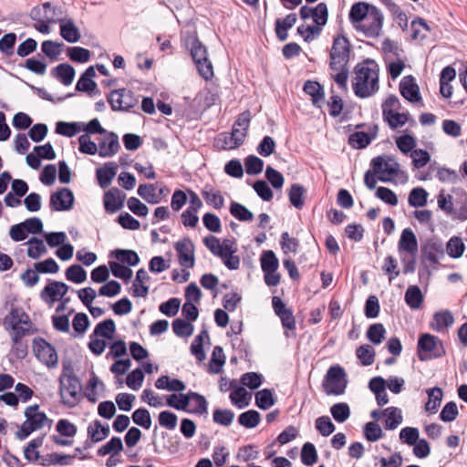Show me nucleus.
<instances>
[{"label":"nucleus","mask_w":467,"mask_h":467,"mask_svg":"<svg viewBox=\"0 0 467 467\" xmlns=\"http://www.w3.org/2000/svg\"><path fill=\"white\" fill-rule=\"evenodd\" d=\"M389 160L393 161V164L385 161L383 156L375 157L370 162L374 171L379 174L378 179L383 182H390L392 177L398 173L399 163L390 157H389Z\"/></svg>","instance_id":"10"},{"label":"nucleus","mask_w":467,"mask_h":467,"mask_svg":"<svg viewBox=\"0 0 467 467\" xmlns=\"http://www.w3.org/2000/svg\"><path fill=\"white\" fill-rule=\"evenodd\" d=\"M119 137L116 133L107 131L99 139L98 143V153L102 158L114 156L119 150Z\"/></svg>","instance_id":"14"},{"label":"nucleus","mask_w":467,"mask_h":467,"mask_svg":"<svg viewBox=\"0 0 467 467\" xmlns=\"http://www.w3.org/2000/svg\"><path fill=\"white\" fill-rule=\"evenodd\" d=\"M82 130L81 122L58 121L56 124V132L59 135L72 138Z\"/></svg>","instance_id":"41"},{"label":"nucleus","mask_w":467,"mask_h":467,"mask_svg":"<svg viewBox=\"0 0 467 467\" xmlns=\"http://www.w3.org/2000/svg\"><path fill=\"white\" fill-rule=\"evenodd\" d=\"M169 407L177 410H183L195 415H206L208 413V401L205 397L198 392L189 391L186 394H171L167 398Z\"/></svg>","instance_id":"3"},{"label":"nucleus","mask_w":467,"mask_h":467,"mask_svg":"<svg viewBox=\"0 0 467 467\" xmlns=\"http://www.w3.org/2000/svg\"><path fill=\"white\" fill-rule=\"evenodd\" d=\"M77 455H68V454H59L57 452H52L47 454L45 458L42 459L41 464L43 466L49 465H60L67 466L71 464V460L76 458Z\"/></svg>","instance_id":"38"},{"label":"nucleus","mask_w":467,"mask_h":467,"mask_svg":"<svg viewBox=\"0 0 467 467\" xmlns=\"http://www.w3.org/2000/svg\"><path fill=\"white\" fill-rule=\"evenodd\" d=\"M350 53L351 44L348 38L343 35L335 36L329 52L328 67L331 71V78L343 90L348 89L349 75L348 65L350 59Z\"/></svg>","instance_id":"1"},{"label":"nucleus","mask_w":467,"mask_h":467,"mask_svg":"<svg viewBox=\"0 0 467 467\" xmlns=\"http://www.w3.org/2000/svg\"><path fill=\"white\" fill-rule=\"evenodd\" d=\"M303 90L311 97L312 104L316 108H321L325 100L324 88L317 81L306 80Z\"/></svg>","instance_id":"20"},{"label":"nucleus","mask_w":467,"mask_h":467,"mask_svg":"<svg viewBox=\"0 0 467 467\" xmlns=\"http://www.w3.org/2000/svg\"><path fill=\"white\" fill-rule=\"evenodd\" d=\"M107 99L114 111H130L139 103V99L134 95L133 91L127 88L112 90Z\"/></svg>","instance_id":"7"},{"label":"nucleus","mask_w":467,"mask_h":467,"mask_svg":"<svg viewBox=\"0 0 467 467\" xmlns=\"http://www.w3.org/2000/svg\"><path fill=\"white\" fill-rule=\"evenodd\" d=\"M426 392L428 394L429 400L425 404V410L432 414L436 413L442 400V389L439 387H434L428 389Z\"/></svg>","instance_id":"34"},{"label":"nucleus","mask_w":467,"mask_h":467,"mask_svg":"<svg viewBox=\"0 0 467 467\" xmlns=\"http://www.w3.org/2000/svg\"><path fill=\"white\" fill-rule=\"evenodd\" d=\"M428 200V192L421 187L413 188L408 198V202L411 207H423Z\"/></svg>","instance_id":"50"},{"label":"nucleus","mask_w":467,"mask_h":467,"mask_svg":"<svg viewBox=\"0 0 467 467\" xmlns=\"http://www.w3.org/2000/svg\"><path fill=\"white\" fill-rule=\"evenodd\" d=\"M353 90L357 97L366 99L379 90V68L372 59H366L354 68Z\"/></svg>","instance_id":"2"},{"label":"nucleus","mask_w":467,"mask_h":467,"mask_svg":"<svg viewBox=\"0 0 467 467\" xmlns=\"http://www.w3.org/2000/svg\"><path fill=\"white\" fill-rule=\"evenodd\" d=\"M116 331V325L113 319L109 318L99 322L94 328L93 335L108 339L112 338Z\"/></svg>","instance_id":"42"},{"label":"nucleus","mask_w":467,"mask_h":467,"mask_svg":"<svg viewBox=\"0 0 467 467\" xmlns=\"http://www.w3.org/2000/svg\"><path fill=\"white\" fill-rule=\"evenodd\" d=\"M297 17L296 14H289L284 19L277 18L275 22V31L280 41H285L288 37L287 30L294 26Z\"/></svg>","instance_id":"25"},{"label":"nucleus","mask_w":467,"mask_h":467,"mask_svg":"<svg viewBox=\"0 0 467 467\" xmlns=\"http://www.w3.org/2000/svg\"><path fill=\"white\" fill-rule=\"evenodd\" d=\"M261 420V415L257 410H249L241 413L238 417V422L240 425L252 429L255 428Z\"/></svg>","instance_id":"46"},{"label":"nucleus","mask_w":467,"mask_h":467,"mask_svg":"<svg viewBox=\"0 0 467 467\" xmlns=\"http://www.w3.org/2000/svg\"><path fill=\"white\" fill-rule=\"evenodd\" d=\"M230 213L240 222H251L254 220V213L244 205L232 202L229 208Z\"/></svg>","instance_id":"39"},{"label":"nucleus","mask_w":467,"mask_h":467,"mask_svg":"<svg viewBox=\"0 0 467 467\" xmlns=\"http://www.w3.org/2000/svg\"><path fill=\"white\" fill-rule=\"evenodd\" d=\"M263 272H275L279 266V261L272 250L264 251L260 258Z\"/></svg>","instance_id":"45"},{"label":"nucleus","mask_w":467,"mask_h":467,"mask_svg":"<svg viewBox=\"0 0 467 467\" xmlns=\"http://www.w3.org/2000/svg\"><path fill=\"white\" fill-rule=\"evenodd\" d=\"M109 257H114L121 264H126V266H135L140 263L139 254L130 249H116L110 252Z\"/></svg>","instance_id":"28"},{"label":"nucleus","mask_w":467,"mask_h":467,"mask_svg":"<svg viewBox=\"0 0 467 467\" xmlns=\"http://www.w3.org/2000/svg\"><path fill=\"white\" fill-rule=\"evenodd\" d=\"M224 363L225 356L223 348L221 346H215L210 360L209 372L212 374L221 372Z\"/></svg>","instance_id":"37"},{"label":"nucleus","mask_w":467,"mask_h":467,"mask_svg":"<svg viewBox=\"0 0 467 467\" xmlns=\"http://www.w3.org/2000/svg\"><path fill=\"white\" fill-rule=\"evenodd\" d=\"M75 74V68L67 63L59 64L51 70V76L65 86H69L73 82Z\"/></svg>","instance_id":"23"},{"label":"nucleus","mask_w":467,"mask_h":467,"mask_svg":"<svg viewBox=\"0 0 467 467\" xmlns=\"http://www.w3.org/2000/svg\"><path fill=\"white\" fill-rule=\"evenodd\" d=\"M398 251L400 254L406 252L411 256H415L418 252V241L415 234L410 228H405L400 235Z\"/></svg>","instance_id":"18"},{"label":"nucleus","mask_w":467,"mask_h":467,"mask_svg":"<svg viewBox=\"0 0 467 467\" xmlns=\"http://www.w3.org/2000/svg\"><path fill=\"white\" fill-rule=\"evenodd\" d=\"M178 260L181 265L186 268L194 266V244L190 238H183L175 244Z\"/></svg>","instance_id":"13"},{"label":"nucleus","mask_w":467,"mask_h":467,"mask_svg":"<svg viewBox=\"0 0 467 467\" xmlns=\"http://www.w3.org/2000/svg\"><path fill=\"white\" fill-rule=\"evenodd\" d=\"M420 439V431L415 427H404L400 431V440L409 446L414 445Z\"/></svg>","instance_id":"64"},{"label":"nucleus","mask_w":467,"mask_h":467,"mask_svg":"<svg viewBox=\"0 0 467 467\" xmlns=\"http://www.w3.org/2000/svg\"><path fill=\"white\" fill-rule=\"evenodd\" d=\"M44 437L45 435H42L33 439L25 448L24 455L28 462H36L40 458L39 451L36 449L43 445Z\"/></svg>","instance_id":"48"},{"label":"nucleus","mask_w":467,"mask_h":467,"mask_svg":"<svg viewBox=\"0 0 467 467\" xmlns=\"http://www.w3.org/2000/svg\"><path fill=\"white\" fill-rule=\"evenodd\" d=\"M59 395L68 408L75 407L82 399V384L71 368L64 367L59 378Z\"/></svg>","instance_id":"4"},{"label":"nucleus","mask_w":467,"mask_h":467,"mask_svg":"<svg viewBox=\"0 0 467 467\" xmlns=\"http://www.w3.org/2000/svg\"><path fill=\"white\" fill-rule=\"evenodd\" d=\"M230 387H232V392L230 393V400L232 403L239 409L248 406V392L246 389L244 387L239 386L236 379L231 380Z\"/></svg>","instance_id":"26"},{"label":"nucleus","mask_w":467,"mask_h":467,"mask_svg":"<svg viewBox=\"0 0 467 467\" xmlns=\"http://www.w3.org/2000/svg\"><path fill=\"white\" fill-rule=\"evenodd\" d=\"M123 450V443L119 437H112L106 444L98 450V455L118 454Z\"/></svg>","instance_id":"51"},{"label":"nucleus","mask_w":467,"mask_h":467,"mask_svg":"<svg viewBox=\"0 0 467 467\" xmlns=\"http://www.w3.org/2000/svg\"><path fill=\"white\" fill-rule=\"evenodd\" d=\"M138 194L150 204H156L161 198L156 193L155 184H140L137 190Z\"/></svg>","instance_id":"44"},{"label":"nucleus","mask_w":467,"mask_h":467,"mask_svg":"<svg viewBox=\"0 0 467 467\" xmlns=\"http://www.w3.org/2000/svg\"><path fill=\"white\" fill-rule=\"evenodd\" d=\"M444 249L442 242L436 238L428 239L421 245V255L423 262L428 261L431 265L439 263V256H443Z\"/></svg>","instance_id":"15"},{"label":"nucleus","mask_w":467,"mask_h":467,"mask_svg":"<svg viewBox=\"0 0 467 467\" xmlns=\"http://www.w3.org/2000/svg\"><path fill=\"white\" fill-rule=\"evenodd\" d=\"M186 46L190 50L199 74L205 80L212 79L213 77V64L208 57L206 47L200 41L195 32L187 36Z\"/></svg>","instance_id":"5"},{"label":"nucleus","mask_w":467,"mask_h":467,"mask_svg":"<svg viewBox=\"0 0 467 467\" xmlns=\"http://www.w3.org/2000/svg\"><path fill=\"white\" fill-rule=\"evenodd\" d=\"M358 358L363 366H369L375 360V350L369 345H362L356 350Z\"/></svg>","instance_id":"62"},{"label":"nucleus","mask_w":467,"mask_h":467,"mask_svg":"<svg viewBox=\"0 0 467 467\" xmlns=\"http://www.w3.org/2000/svg\"><path fill=\"white\" fill-rule=\"evenodd\" d=\"M117 169L118 165L115 162H106L102 167L97 169L96 176L101 188L105 189L111 184L116 176Z\"/></svg>","instance_id":"21"},{"label":"nucleus","mask_w":467,"mask_h":467,"mask_svg":"<svg viewBox=\"0 0 467 467\" xmlns=\"http://www.w3.org/2000/svg\"><path fill=\"white\" fill-rule=\"evenodd\" d=\"M465 251V244L459 236H452L446 244V252L451 258H460Z\"/></svg>","instance_id":"43"},{"label":"nucleus","mask_w":467,"mask_h":467,"mask_svg":"<svg viewBox=\"0 0 467 467\" xmlns=\"http://www.w3.org/2000/svg\"><path fill=\"white\" fill-rule=\"evenodd\" d=\"M60 36L68 43H77L80 39V32L72 19H58Z\"/></svg>","instance_id":"24"},{"label":"nucleus","mask_w":467,"mask_h":467,"mask_svg":"<svg viewBox=\"0 0 467 467\" xmlns=\"http://www.w3.org/2000/svg\"><path fill=\"white\" fill-rule=\"evenodd\" d=\"M275 403V399L274 398L273 390L270 389H261L255 394V404L261 410H266L274 406Z\"/></svg>","instance_id":"40"},{"label":"nucleus","mask_w":467,"mask_h":467,"mask_svg":"<svg viewBox=\"0 0 467 467\" xmlns=\"http://www.w3.org/2000/svg\"><path fill=\"white\" fill-rule=\"evenodd\" d=\"M400 92L410 102L415 103L421 99L420 88L411 75L406 76L400 80Z\"/></svg>","instance_id":"17"},{"label":"nucleus","mask_w":467,"mask_h":467,"mask_svg":"<svg viewBox=\"0 0 467 467\" xmlns=\"http://www.w3.org/2000/svg\"><path fill=\"white\" fill-rule=\"evenodd\" d=\"M371 143V138L368 133L364 131H355L348 137V144L357 150L364 149Z\"/></svg>","instance_id":"54"},{"label":"nucleus","mask_w":467,"mask_h":467,"mask_svg":"<svg viewBox=\"0 0 467 467\" xmlns=\"http://www.w3.org/2000/svg\"><path fill=\"white\" fill-rule=\"evenodd\" d=\"M109 265L115 277L120 278L125 282H128L131 278L132 270L129 266L114 261H109Z\"/></svg>","instance_id":"60"},{"label":"nucleus","mask_w":467,"mask_h":467,"mask_svg":"<svg viewBox=\"0 0 467 467\" xmlns=\"http://www.w3.org/2000/svg\"><path fill=\"white\" fill-rule=\"evenodd\" d=\"M382 413L387 417L385 428L387 430H395L402 422L401 410L397 407H389Z\"/></svg>","instance_id":"36"},{"label":"nucleus","mask_w":467,"mask_h":467,"mask_svg":"<svg viewBox=\"0 0 467 467\" xmlns=\"http://www.w3.org/2000/svg\"><path fill=\"white\" fill-rule=\"evenodd\" d=\"M68 57L78 63H86L90 59L91 53L81 47H69L67 50Z\"/></svg>","instance_id":"57"},{"label":"nucleus","mask_w":467,"mask_h":467,"mask_svg":"<svg viewBox=\"0 0 467 467\" xmlns=\"http://www.w3.org/2000/svg\"><path fill=\"white\" fill-rule=\"evenodd\" d=\"M131 418L136 425L140 426L146 430L150 429L151 426V417L150 411L145 408H140L134 410Z\"/></svg>","instance_id":"59"},{"label":"nucleus","mask_w":467,"mask_h":467,"mask_svg":"<svg viewBox=\"0 0 467 467\" xmlns=\"http://www.w3.org/2000/svg\"><path fill=\"white\" fill-rule=\"evenodd\" d=\"M26 244L29 245L27 249V256L32 259H37L47 252L43 240L37 237H31Z\"/></svg>","instance_id":"47"},{"label":"nucleus","mask_w":467,"mask_h":467,"mask_svg":"<svg viewBox=\"0 0 467 467\" xmlns=\"http://www.w3.org/2000/svg\"><path fill=\"white\" fill-rule=\"evenodd\" d=\"M386 334V329L381 323L370 325L367 330L368 339L374 345H379Z\"/></svg>","instance_id":"55"},{"label":"nucleus","mask_w":467,"mask_h":467,"mask_svg":"<svg viewBox=\"0 0 467 467\" xmlns=\"http://www.w3.org/2000/svg\"><path fill=\"white\" fill-rule=\"evenodd\" d=\"M317 461L316 447L311 442H306L301 450V462L306 466H312Z\"/></svg>","instance_id":"56"},{"label":"nucleus","mask_w":467,"mask_h":467,"mask_svg":"<svg viewBox=\"0 0 467 467\" xmlns=\"http://www.w3.org/2000/svg\"><path fill=\"white\" fill-rule=\"evenodd\" d=\"M109 435V426L102 425L99 420H94L88 427V437L92 442H99Z\"/></svg>","instance_id":"29"},{"label":"nucleus","mask_w":467,"mask_h":467,"mask_svg":"<svg viewBox=\"0 0 467 467\" xmlns=\"http://www.w3.org/2000/svg\"><path fill=\"white\" fill-rule=\"evenodd\" d=\"M202 195L208 205L215 209H221L224 205V199L220 191H213L211 185H205L202 191Z\"/></svg>","instance_id":"31"},{"label":"nucleus","mask_w":467,"mask_h":467,"mask_svg":"<svg viewBox=\"0 0 467 467\" xmlns=\"http://www.w3.org/2000/svg\"><path fill=\"white\" fill-rule=\"evenodd\" d=\"M383 19V15L380 10L372 6L363 23L361 22L358 25H355V28L358 31H361L367 37L377 38L381 35Z\"/></svg>","instance_id":"8"},{"label":"nucleus","mask_w":467,"mask_h":467,"mask_svg":"<svg viewBox=\"0 0 467 467\" xmlns=\"http://www.w3.org/2000/svg\"><path fill=\"white\" fill-rule=\"evenodd\" d=\"M365 438L371 442L377 441L383 436L380 426L375 421L367 422L363 429Z\"/></svg>","instance_id":"63"},{"label":"nucleus","mask_w":467,"mask_h":467,"mask_svg":"<svg viewBox=\"0 0 467 467\" xmlns=\"http://www.w3.org/2000/svg\"><path fill=\"white\" fill-rule=\"evenodd\" d=\"M272 306L275 314L280 318L282 326L287 330H296V323L293 310L286 307L285 304L279 296H273Z\"/></svg>","instance_id":"11"},{"label":"nucleus","mask_w":467,"mask_h":467,"mask_svg":"<svg viewBox=\"0 0 467 467\" xmlns=\"http://www.w3.org/2000/svg\"><path fill=\"white\" fill-rule=\"evenodd\" d=\"M193 325L185 319L176 318L172 322V330L177 337H188L193 333Z\"/></svg>","instance_id":"49"},{"label":"nucleus","mask_w":467,"mask_h":467,"mask_svg":"<svg viewBox=\"0 0 467 467\" xmlns=\"http://www.w3.org/2000/svg\"><path fill=\"white\" fill-rule=\"evenodd\" d=\"M234 419V412L231 410L215 409L213 413V420L216 424L230 426Z\"/></svg>","instance_id":"61"},{"label":"nucleus","mask_w":467,"mask_h":467,"mask_svg":"<svg viewBox=\"0 0 467 467\" xmlns=\"http://www.w3.org/2000/svg\"><path fill=\"white\" fill-rule=\"evenodd\" d=\"M406 304L411 309H418L423 302V295L418 285H410L405 292L404 296Z\"/></svg>","instance_id":"35"},{"label":"nucleus","mask_w":467,"mask_h":467,"mask_svg":"<svg viewBox=\"0 0 467 467\" xmlns=\"http://www.w3.org/2000/svg\"><path fill=\"white\" fill-rule=\"evenodd\" d=\"M65 275L67 280L75 284H81L87 279V272L80 265L67 267Z\"/></svg>","instance_id":"52"},{"label":"nucleus","mask_w":467,"mask_h":467,"mask_svg":"<svg viewBox=\"0 0 467 467\" xmlns=\"http://www.w3.org/2000/svg\"><path fill=\"white\" fill-rule=\"evenodd\" d=\"M33 350L36 357L48 368L57 365L58 358L55 347L42 337H36L33 341Z\"/></svg>","instance_id":"9"},{"label":"nucleus","mask_w":467,"mask_h":467,"mask_svg":"<svg viewBox=\"0 0 467 467\" xmlns=\"http://www.w3.org/2000/svg\"><path fill=\"white\" fill-rule=\"evenodd\" d=\"M39 406L35 404L27 407L25 410L26 421L36 431L42 429L48 420L45 412L38 411Z\"/></svg>","instance_id":"19"},{"label":"nucleus","mask_w":467,"mask_h":467,"mask_svg":"<svg viewBox=\"0 0 467 467\" xmlns=\"http://www.w3.org/2000/svg\"><path fill=\"white\" fill-rule=\"evenodd\" d=\"M245 171L249 175H257L262 172L264 161L255 155H249L244 159Z\"/></svg>","instance_id":"58"},{"label":"nucleus","mask_w":467,"mask_h":467,"mask_svg":"<svg viewBox=\"0 0 467 467\" xmlns=\"http://www.w3.org/2000/svg\"><path fill=\"white\" fill-rule=\"evenodd\" d=\"M348 386L347 373L340 365L331 366L323 379L322 387L327 395H342Z\"/></svg>","instance_id":"6"},{"label":"nucleus","mask_w":467,"mask_h":467,"mask_svg":"<svg viewBox=\"0 0 467 467\" xmlns=\"http://www.w3.org/2000/svg\"><path fill=\"white\" fill-rule=\"evenodd\" d=\"M74 194L69 188H61L50 196L49 206L51 210L62 212L68 211L74 204Z\"/></svg>","instance_id":"12"},{"label":"nucleus","mask_w":467,"mask_h":467,"mask_svg":"<svg viewBox=\"0 0 467 467\" xmlns=\"http://www.w3.org/2000/svg\"><path fill=\"white\" fill-rule=\"evenodd\" d=\"M372 5L365 2L355 3L349 11V21L355 26L357 23H361L368 16Z\"/></svg>","instance_id":"27"},{"label":"nucleus","mask_w":467,"mask_h":467,"mask_svg":"<svg viewBox=\"0 0 467 467\" xmlns=\"http://www.w3.org/2000/svg\"><path fill=\"white\" fill-rule=\"evenodd\" d=\"M438 344L441 345V341L438 337L429 333L422 334L418 340V357L420 360H425L426 357L421 352L429 353L436 350Z\"/></svg>","instance_id":"22"},{"label":"nucleus","mask_w":467,"mask_h":467,"mask_svg":"<svg viewBox=\"0 0 467 467\" xmlns=\"http://www.w3.org/2000/svg\"><path fill=\"white\" fill-rule=\"evenodd\" d=\"M244 132L240 133L236 130H232L231 133H221L220 137L223 140V148L234 150L240 147L244 141Z\"/></svg>","instance_id":"33"},{"label":"nucleus","mask_w":467,"mask_h":467,"mask_svg":"<svg viewBox=\"0 0 467 467\" xmlns=\"http://www.w3.org/2000/svg\"><path fill=\"white\" fill-rule=\"evenodd\" d=\"M126 194L118 188H111L104 193L103 203L107 213H114L123 207Z\"/></svg>","instance_id":"16"},{"label":"nucleus","mask_w":467,"mask_h":467,"mask_svg":"<svg viewBox=\"0 0 467 467\" xmlns=\"http://www.w3.org/2000/svg\"><path fill=\"white\" fill-rule=\"evenodd\" d=\"M454 317L451 311L444 310L436 312L433 315V321L431 323V327L435 331H441L444 327L452 326Z\"/></svg>","instance_id":"30"},{"label":"nucleus","mask_w":467,"mask_h":467,"mask_svg":"<svg viewBox=\"0 0 467 467\" xmlns=\"http://www.w3.org/2000/svg\"><path fill=\"white\" fill-rule=\"evenodd\" d=\"M306 193V189L303 185L298 183L292 184L288 191L290 203L298 210L302 209L305 204Z\"/></svg>","instance_id":"32"},{"label":"nucleus","mask_w":467,"mask_h":467,"mask_svg":"<svg viewBox=\"0 0 467 467\" xmlns=\"http://www.w3.org/2000/svg\"><path fill=\"white\" fill-rule=\"evenodd\" d=\"M330 413L336 421L343 423L350 416V408L346 402L336 403L330 408Z\"/></svg>","instance_id":"53"}]
</instances>
